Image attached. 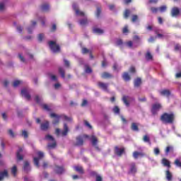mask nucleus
Returning <instances> with one entry per match:
<instances>
[{"instance_id":"774afa93","label":"nucleus","mask_w":181,"mask_h":181,"mask_svg":"<svg viewBox=\"0 0 181 181\" xmlns=\"http://www.w3.org/2000/svg\"><path fill=\"white\" fill-rule=\"evenodd\" d=\"M96 181H103V177L100 175H96Z\"/></svg>"},{"instance_id":"49530a36","label":"nucleus","mask_w":181,"mask_h":181,"mask_svg":"<svg viewBox=\"0 0 181 181\" xmlns=\"http://www.w3.org/2000/svg\"><path fill=\"white\" fill-rule=\"evenodd\" d=\"M100 15H101V8L98 7L96 11V16L97 18H100Z\"/></svg>"},{"instance_id":"de8ad7c7","label":"nucleus","mask_w":181,"mask_h":181,"mask_svg":"<svg viewBox=\"0 0 181 181\" xmlns=\"http://www.w3.org/2000/svg\"><path fill=\"white\" fill-rule=\"evenodd\" d=\"M43 39H45V34H39L38 35V40L39 42H42L43 40Z\"/></svg>"},{"instance_id":"79ce46f5","label":"nucleus","mask_w":181,"mask_h":181,"mask_svg":"<svg viewBox=\"0 0 181 181\" xmlns=\"http://www.w3.org/2000/svg\"><path fill=\"white\" fill-rule=\"evenodd\" d=\"M139 19V17H138L137 15H133L132 16V22H133V23H135V22L138 21Z\"/></svg>"},{"instance_id":"7c9ffc66","label":"nucleus","mask_w":181,"mask_h":181,"mask_svg":"<svg viewBox=\"0 0 181 181\" xmlns=\"http://www.w3.org/2000/svg\"><path fill=\"white\" fill-rule=\"evenodd\" d=\"M139 156H144V153H139V152H138V151H134V152L133 153V158H134V159H138V157H139Z\"/></svg>"},{"instance_id":"f8f14e48","label":"nucleus","mask_w":181,"mask_h":181,"mask_svg":"<svg viewBox=\"0 0 181 181\" xmlns=\"http://www.w3.org/2000/svg\"><path fill=\"white\" fill-rule=\"evenodd\" d=\"M72 7H73V9L74 11H75L76 12V14L78 16H84V12L83 11H81L79 9H78V6H77V4H74L72 5Z\"/></svg>"},{"instance_id":"58836bf2","label":"nucleus","mask_w":181,"mask_h":181,"mask_svg":"<svg viewBox=\"0 0 181 181\" xmlns=\"http://www.w3.org/2000/svg\"><path fill=\"white\" fill-rule=\"evenodd\" d=\"M16 172H18V168H16V165H14L11 168V173L14 177L16 176Z\"/></svg>"},{"instance_id":"37998d69","label":"nucleus","mask_w":181,"mask_h":181,"mask_svg":"<svg viewBox=\"0 0 181 181\" xmlns=\"http://www.w3.org/2000/svg\"><path fill=\"white\" fill-rule=\"evenodd\" d=\"M20 84H22V81L16 80L13 81V86L18 87V86H19Z\"/></svg>"},{"instance_id":"69168bd1","label":"nucleus","mask_w":181,"mask_h":181,"mask_svg":"<svg viewBox=\"0 0 181 181\" xmlns=\"http://www.w3.org/2000/svg\"><path fill=\"white\" fill-rule=\"evenodd\" d=\"M18 57H19L21 62H23V63H25V58L23 57V56H22L21 54H18Z\"/></svg>"},{"instance_id":"b1692460","label":"nucleus","mask_w":181,"mask_h":181,"mask_svg":"<svg viewBox=\"0 0 181 181\" xmlns=\"http://www.w3.org/2000/svg\"><path fill=\"white\" fill-rule=\"evenodd\" d=\"M141 84H142V80L141 79V78H137L134 80V87H139Z\"/></svg>"},{"instance_id":"f257e3e1","label":"nucleus","mask_w":181,"mask_h":181,"mask_svg":"<svg viewBox=\"0 0 181 181\" xmlns=\"http://www.w3.org/2000/svg\"><path fill=\"white\" fill-rule=\"evenodd\" d=\"M163 124H173L175 122V114L164 112L160 117Z\"/></svg>"},{"instance_id":"9d476101","label":"nucleus","mask_w":181,"mask_h":181,"mask_svg":"<svg viewBox=\"0 0 181 181\" xmlns=\"http://www.w3.org/2000/svg\"><path fill=\"white\" fill-rule=\"evenodd\" d=\"M170 15L173 18H177V16L180 15V10L177 7H173L171 9Z\"/></svg>"},{"instance_id":"2f4dec72","label":"nucleus","mask_w":181,"mask_h":181,"mask_svg":"<svg viewBox=\"0 0 181 181\" xmlns=\"http://www.w3.org/2000/svg\"><path fill=\"white\" fill-rule=\"evenodd\" d=\"M144 142H146L148 145H151V139L148 135H144L143 137Z\"/></svg>"},{"instance_id":"5fc2aeb1","label":"nucleus","mask_w":181,"mask_h":181,"mask_svg":"<svg viewBox=\"0 0 181 181\" xmlns=\"http://www.w3.org/2000/svg\"><path fill=\"white\" fill-rule=\"evenodd\" d=\"M113 112H115V114H119V107H118V106H115L113 108Z\"/></svg>"},{"instance_id":"72a5a7b5","label":"nucleus","mask_w":181,"mask_h":181,"mask_svg":"<svg viewBox=\"0 0 181 181\" xmlns=\"http://www.w3.org/2000/svg\"><path fill=\"white\" fill-rule=\"evenodd\" d=\"M130 14H131V11H129V9H126L124 13V19H128V18H129Z\"/></svg>"},{"instance_id":"dca6fc26","label":"nucleus","mask_w":181,"mask_h":181,"mask_svg":"<svg viewBox=\"0 0 181 181\" xmlns=\"http://www.w3.org/2000/svg\"><path fill=\"white\" fill-rule=\"evenodd\" d=\"M161 163H162V165H163V166L168 168V169H170V168L171 167L170 161H169V160H168L167 158H163L161 160Z\"/></svg>"},{"instance_id":"aec40b11","label":"nucleus","mask_w":181,"mask_h":181,"mask_svg":"<svg viewBox=\"0 0 181 181\" xmlns=\"http://www.w3.org/2000/svg\"><path fill=\"white\" fill-rule=\"evenodd\" d=\"M161 95H165V97H169L170 95V90L168 89H164L160 92Z\"/></svg>"},{"instance_id":"1a4fd4ad","label":"nucleus","mask_w":181,"mask_h":181,"mask_svg":"<svg viewBox=\"0 0 181 181\" xmlns=\"http://www.w3.org/2000/svg\"><path fill=\"white\" fill-rule=\"evenodd\" d=\"M108 86L109 84L107 83L99 81L98 82V87L100 88V90H103V91H106V93H108Z\"/></svg>"},{"instance_id":"f03ea898","label":"nucleus","mask_w":181,"mask_h":181,"mask_svg":"<svg viewBox=\"0 0 181 181\" xmlns=\"http://www.w3.org/2000/svg\"><path fill=\"white\" fill-rule=\"evenodd\" d=\"M46 141H51L52 143H49L47 146V149H54L57 146V142H56V139L54 137L50 134H47L45 137Z\"/></svg>"},{"instance_id":"09e8293b","label":"nucleus","mask_w":181,"mask_h":181,"mask_svg":"<svg viewBox=\"0 0 181 181\" xmlns=\"http://www.w3.org/2000/svg\"><path fill=\"white\" fill-rule=\"evenodd\" d=\"M82 53H83V54H87V53H90V49H88L86 47H83L82 48Z\"/></svg>"},{"instance_id":"c85d7f7f","label":"nucleus","mask_w":181,"mask_h":181,"mask_svg":"<svg viewBox=\"0 0 181 181\" xmlns=\"http://www.w3.org/2000/svg\"><path fill=\"white\" fill-rule=\"evenodd\" d=\"M49 9V6L47 4H42L41 6V11H42V12H47Z\"/></svg>"},{"instance_id":"13d9d810","label":"nucleus","mask_w":181,"mask_h":181,"mask_svg":"<svg viewBox=\"0 0 181 181\" xmlns=\"http://www.w3.org/2000/svg\"><path fill=\"white\" fill-rule=\"evenodd\" d=\"M16 156H17V159L18 160H23V156L21 154L18 153H16Z\"/></svg>"},{"instance_id":"bb28decb","label":"nucleus","mask_w":181,"mask_h":181,"mask_svg":"<svg viewBox=\"0 0 181 181\" xmlns=\"http://www.w3.org/2000/svg\"><path fill=\"white\" fill-rule=\"evenodd\" d=\"M128 98H129V96L123 95L122 97V101L127 107H129V102L128 101Z\"/></svg>"},{"instance_id":"393cba45","label":"nucleus","mask_w":181,"mask_h":181,"mask_svg":"<svg viewBox=\"0 0 181 181\" xmlns=\"http://www.w3.org/2000/svg\"><path fill=\"white\" fill-rule=\"evenodd\" d=\"M93 33H96L97 35H103L104 33V30L98 28H93Z\"/></svg>"},{"instance_id":"603ef678","label":"nucleus","mask_w":181,"mask_h":181,"mask_svg":"<svg viewBox=\"0 0 181 181\" xmlns=\"http://www.w3.org/2000/svg\"><path fill=\"white\" fill-rule=\"evenodd\" d=\"M84 124L86 127H88V128H89L90 129H93V126H91V124H90V123L87 120L84 121Z\"/></svg>"},{"instance_id":"473e14b6","label":"nucleus","mask_w":181,"mask_h":181,"mask_svg":"<svg viewBox=\"0 0 181 181\" xmlns=\"http://www.w3.org/2000/svg\"><path fill=\"white\" fill-rule=\"evenodd\" d=\"M59 73L61 74V77H62V78H64V77H66V72L62 67L59 68Z\"/></svg>"},{"instance_id":"680f3d73","label":"nucleus","mask_w":181,"mask_h":181,"mask_svg":"<svg viewBox=\"0 0 181 181\" xmlns=\"http://www.w3.org/2000/svg\"><path fill=\"white\" fill-rule=\"evenodd\" d=\"M64 63L66 67H70V62L68 60L64 59Z\"/></svg>"},{"instance_id":"7ed1b4c3","label":"nucleus","mask_w":181,"mask_h":181,"mask_svg":"<svg viewBox=\"0 0 181 181\" xmlns=\"http://www.w3.org/2000/svg\"><path fill=\"white\" fill-rule=\"evenodd\" d=\"M50 50L53 52V53H59L60 52V45L56 43V41H49L48 42Z\"/></svg>"},{"instance_id":"6ab92c4d","label":"nucleus","mask_w":181,"mask_h":181,"mask_svg":"<svg viewBox=\"0 0 181 181\" xmlns=\"http://www.w3.org/2000/svg\"><path fill=\"white\" fill-rule=\"evenodd\" d=\"M23 170H24V172H26L27 173H28V172H29L30 170V166L29 164V161L24 162Z\"/></svg>"},{"instance_id":"0e129e2a","label":"nucleus","mask_w":181,"mask_h":181,"mask_svg":"<svg viewBox=\"0 0 181 181\" xmlns=\"http://www.w3.org/2000/svg\"><path fill=\"white\" fill-rule=\"evenodd\" d=\"M62 117H63L64 119H65V121H71L72 120L71 117H69L66 115H62Z\"/></svg>"},{"instance_id":"c03bdc74","label":"nucleus","mask_w":181,"mask_h":181,"mask_svg":"<svg viewBox=\"0 0 181 181\" xmlns=\"http://www.w3.org/2000/svg\"><path fill=\"white\" fill-rule=\"evenodd\" d=\"M85 71H86V73H87L88 74H90L93 73V69H91L90 68V66H86Z\"/></svg>"},{"instance_id":"f704fd0d","label":"nucleus","mask_w":181,"mask_h":181,"mask_svg":"<svg viewBox=\"0 0 181 181\" xmlns=\"http://www.w3.org/2000/svg\"><path fill=\"white\" fill-rule=\"evenodd\" d=\"M87 23H88V21L87 20V18L81 19L79 21V24L81 26H84L85 25H87Z\"/></svg>"},{"instance_id":"ea45409f","label":"nucleus","mask_w":181,"mask_h":181,"mask_svg":"<svg viewBox=\"0 0 181 181\" xmlns=\"http://www.w3.org/2000/svg\"><path fill=\"white\" fill-rule=\"evenodd\" d=\"M174 49L175 52H180V53H181V45L180 44H176Z\"/></svg>"},{"instance_id":"e433bc0d","label":"nucleus","mask_w":181,"mask_h":181,"mask_svg":"<svg viewBox=\"0 0 181 181\" xmlns=\"http://www.w3.org/2000/svg\"><path fill=\"white\" fill-rule=\"evenodd\" d=\"M150 11L153 13H158V12H159V8L152 6V7L150 8Z\"/></svg>"},{"instance_id":"9b49d317","label":"nucleus","mask_w":181,"mask_h":181,"mask_svg":"<svg viewBox=\"0 0 181 181\" xmlns=\"http://www.w3.org/2000/svg\"><path fill=\"white\" fill-rule=\"evenodd\" d=\"M54 171L57 175H63L64 173V167L55 165Z\"/></svg>"},{"instance_id":"423d86ee","label":"nucleus","mask_w":181,"mask_h":181,"mask_svg":"<svg viewBox=\"0 0 181 181\" xmlns=\"http://www.w3.org/2000/svg\"><path fill=\"white\" fill-rule=\"evenodd\" d=\"M129 169L128 174L129 175H136V173L138 172V169L136 168V164L135 162L130 163L129 165Z\"/></svg>"},{"instance_id":"a19ab883","label":"nucleus","mask_w":181,"mask_h":181,"mask_svg":"<svg viewBox=\"0 0 181 181\" xmlns=\"http://www.w3.org/2000/svg\"><path fill=\"white\" fill-rule=\"evenodd\" d=\"M167 9L168 7L166 6H161L158 8V11H160L161 13L166 12Z\"/></svg>"},{"instance_id":"4c0bfd02","label":"nucleus","mask_w":181,"mask_h":181,"mask_svg":"<svg viewBox=\"0 0 181 181\" xmlns=\"http://www.w3.org/2000/svg\"><path fill=\"white\" fill-rule=\"evenodd\" d=\"M171 151H173V146H168L166 148H165V153L166 155H168L169 153Z\"/></svg>"},{"instance_id":"052dcab7","label":"nucleus","mask_w":181,"mask_h":181,"mask_svg":"<svg viewBox=\"0 0 181 181\" xmlns=\"http://www.w3.org/2000/svg\"><path fill=\"white\" fill-rule=\"evenodd\" d=\"M57 29V26L56 25V24H53L51 28V32H56Z\"/></svg>"},{"instance_id":"ddd939ff","label":"nucleus","mask_w":181,"mask_h":181,"mask_svg":"<svg viewBox=\"0 0 181 181\" xmlns=\"http://www.w3.org/2000/svg\"><path fill=\"white\" fill-rule=\"evenodd\" d=\"M50 117H51V118H55V119L52 122V124L54 125H56L57 124H59V122H60V117L62 116H59V115H56L55 113H51Z\"/></svg>"},{"instance_id":"864d4df0","label":"nucleus","mask_w":181,"mask_h":181,"mask_svg":"<svg viewBox=\"0 0 181 181\" xmlns=\"http://www.w3.org/2000/svg\"><path fill=\"white\" fill-rule=\"evenodd\" d=\"M42 107L43 110H45L46 111H50V108L49 107V105H47L46 104H43V105H42Z\"/></svg>"},{"instance_id":"cd10ccee","label":"nucleus","mask_w":181,"mask_h":181,"mask_svg":"<svg viewBox=\"0 0 181 181\" xmlns=\"http://www.w3.org/2000/svg\"><path fill=\"white\" fill-rule=\"evenodd\" d=\"M91 143L93 146H95L98 144V139L95 136H91Z\"/></svg>"},{"instance_id":"3c124183","label":"nucleus","mask_w":181,"mask_h":181,"mask_svg":"<svg viewBox=\"0 0 181 181\" xmlns=\"http://www.w3.org/2000/svg\"><path fill=\"white\" fill-rule=\"evenodd\" d=\"M123 43H124V42H122V40H121V39H118L116 41L117 46H122Z\"/></svg>"},{"instance_id":"e2e57ef3","label":"nucleus","mask_w":181,"mask_h":181,"mask_svg":"<svg viewBox=\"0 0 181 181\" xmlns=\"http://www.w3.org/2000/svg\"><path fill=\"white\" fill-rule=\"evenodd\" d=\"M129 32V30H128V26H125L123 30H122V33H128Z\"/></svg>"},{"instance_id":"c756f323","label":"nucleus","mask_w":181,"mask_h":181,"mask_svg":"<svg viewBox=\"0 0 181 181\" xmlns=\"http://www.w3.org/2000/svg\"><path fill=\"white\" fill-rule=\"evenodd\" d=\"M4 177H8V171L6 170L0 173V180H3Z\"/></svg>"},{"instance_id":"a878e982","label":"nucleus","mask_w":181,"mask_h":181,"mask_svg":"<svg viewBox=\"0 0 181 181\" xmlns=\"http://www.w3.org/2000/svg\"><path fill=\"white\" fill-rule=\"evenodd\" d=\"M122 78L124 80V81H129V80H131V76L128 72H124L122 75Z\"/></svg>"},{"instance_id":"6e6d98bb","label":"nucleus","mask_w":181,"mask_h":181,"mask_svg":"<svg viewBox=\"0 0 181 181\" xmlns=\"http://www.w3.org/2000/svg\"><path fill=\"white\" fill-rule=\"evenodd\" d=\"M102 67H107V59H105V57H103L102 61Z\"/></svg>"},{"instance_id":"412c9836","label":"nucleus","mask_w":181,"mask_h":181,"mask_svg":"<svg viewBox=\"0 0 181 181\" xmlns=\"http://www.w3.org/2000/svg\"><path fill=\"white\" fill-rule=\"evenodd\" d=\"M132 131H134L135 132H138L139 131V127H138V124L133 122L131 126Z\"/></svg>"},{"instance_id":"bf43d9fd","label":"nucleus","mask_w":181,"mask_h":181,"mask_svg":"<svg viewBox=\"0 0 181 181\" xmlns=\"http://www.w3.org/2000/svg\"><path fill=\"white\" fill-rule=\"evenodd\" d=\"M154 153L155 155H159L160 153V150H159V148H154Z\"/></svg>"},{"instance_id":"4d7b16f0","label":"nucleus","mask_w":181,"mask_h":181,"mask_svg":"<svg viewBox=\"0 0 181 181\" xmlns=\"http://www.w3.org/2000/svg\"><path fill=\"white\" fill-rule=\"evenodd\" d=\"M22 136H23V138L26 139L28 138V136H29V135L28 134V132L23 130L22 132Z\"/></svg>"},{"instance_id":"20e7f679","label":"nucleus","mask_w":181,"mask_h":181,"mask_svg":"<svg viewBox=\"0 0 181 181\" xmlns=\"http://www.w3.org/2000/svg\"><path fill=\"white\" fill-rule=\"evenodd\" d=\"M55 134L57 136H59L60 134L62 136H66L67 134H69V126H67V124H64V130L62 132H60V129H56Z\"/></svg>"},{"instance_id":"4be33fe9","label":"nucleus","mask_w":181,"mask_h":181,"mask_svg":"<svg viewBox=\"0 0 181 181\" xmlns=\"http://www.w3.org/2000/svg\"><path fill=\"white\" fill-rule=\"evenodd\" d=\"M165 176H166L167 180L168 181H171L173 177V175H172V173H170L169 170H166Z\"/></svg>"},{"instance_id":"6e6552de","label":"nucleus","mask_w":181,"mask_h":181,"mask_svg":"<svg viewBox=\"0 0 181 181\" xmlns=\"http://www.w3.org/2000/svg\"><path fill=\"white\" fill-rule=\"evenodd\" d=\"M160 108H162V105H160V103H155L152 105L151 110V114H153V115H156V114H158V112L159 111V110H160Z\"/></svg>"},{"instance_id":"a18cd8bd","label":"nucleus","mask_w":181,"mask_h":181,"mask_svg":"<svg viewBox=\"0 0 181 181\" xmlns=\"http://www.w3.org/2000/svg\"><path fill=\"white\" fill-rule=\"evenodd\" d=\"M174 164L177 166V168H181V161L179 159H176Z\"/></svg>"},{"instance_id":"8fccbe9b","label":"nucleus","mask_w":181,"mask_h":181,"mask_svg":"<svg viewBox=\"0 0 181 181\" xmlns=\"http://www.w3.org/2000/svg\"><path fill=\"white\" fill-rule=\"evenodd\" d=\"M8 135H10V136L11 138H13L15 136V133L13 132V131L12 129H8Z\"/></svg>"},{"instance_id":"4468645a","label":"nucleus","mask_w":181,"mask_h":181,"mask_svg":"<svg viewBox=\"0 0 181 181\" xmlns=\"http://www.w3.org/2000/svg\"><path fill=\"white\" fill-rule=\"evenodd\" d=\"M21 95L23 97H25L26 100H30V94H29V91H28V89L26 88H23V90H21Z\"/></svg>"},{"instance_id":"2eb2a0df","label":"nucleus","mask_w":181,"mask_h":181,"mask_svg":"<svg viewBox=\"0 0 181 181\" xmlns=\"http://www.w3.org/2000/svg\"><path fill=\"white\" fill-rule=\"evenodd\" d=\"M84 145V140L81 136L76 137V142L74 144V146H83Z\"/></svg>"},{"instance_id":"c9c22d12","label":"nucleus","mask_w":181,"mask_h":181,"mask_svg":"<svg viewBox=\"0 0 181 181\" xmlns=\"http://www.w3.org/2000/svg\"><path fill=\"white\" fill-rule=\"evenodd\" d=\"M146 60H152V59H153V57L152 56V54H151V52L148 51L146 52Z\"/></svg>"},{"instance_id":"0eeeda50","label":"nucleus","mask_w":181,"mask_h":181,"mask_svg":"<svg viewBox=\"0 0 181 181\" xmlns=\"http://www.w3.org/2000/svg\"><path fill=\"white\" fill-rule=\"evenodd\" d=\"M115 155L121 158L124 153H125V148H119L118 146H115L114 148Z\"/></svg>"},{"instance_id":"f3484780","label":"nucleus","mask_w":181,"mask_h":181,"mask_svg":"<svg viewBox=\"0 0 181 181\" xmlns=\"http://www.w3.org/2000/svg\"><path fill=\"white\" fill-rule=\"evenodd\" d=\"M74 170H76V172H78V173H80V175H84V169L82 166L76 165L74 167Z\"/></svg>"},{"instance_id":"5701e85b","label":"nucleus","mask_w":181,"mask_h":181,"mask_svg":"<svg viewBox=\"0 0 181 181\" xmlns=\"http://www.w3.org/2000/svg\"><path fill=\"white\" fill-rule=\"evenodd\" d=\"M101 77L102 78H112V75L108 72H103Z\"/></svg>"},{"instance_id":"a211bd4d","label":"nucleus","mask_w":181,"mask_h":181,"mask_svg":"<svg viewBox=\"0 0 181 181\" xmlns=\"http://www.w3.org/2000/svg\"><path fill=\"white\" fill-rule=\"evenodd\" d=\"M40 129H42V131H47V129H49V122L46 121L45 122L42 123Z\"/></svg>"},{"instance_id":"338daca9","label":"nucleus","mask_w":181,"mask_h":181,"mask_svg":"<svg viewBox=\"0 0 181 181\" xmlns=\"http://www.w3.org/2000/svg\"><path fill=\"white\" fill-rule=\"evenodd\" d=\"M136 70L135 69V67L134 66H132L130 69H129V72L130 73H136Z\"/></svg>"},{"instance_id":"39448f33","label":"nucleus","mask_w":181,"mask_h":181,"mask_svg":"<svg viewBox=\"0 0 181 181\" xmlns=\"http://www.w3.org/2000/svg\"><path fill=\"white\" fill-rule=\"evenodd\" d=\"M37 155L38 157L34 158L33 160L35 166H37V168H39L40 166L39 164V161L40 160V159H43V158H45V154L42 151H38L37 153Z\"/></svg>"}]
</instances>
